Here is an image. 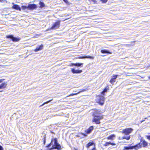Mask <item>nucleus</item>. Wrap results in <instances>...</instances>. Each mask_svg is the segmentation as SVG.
<instances>
[{
	"instance_id": "72a5a7b5",
	"label": "nucleus",
	"mask_w": 150,
	"mask_h": 150,
	"mask_svg": "<svg viewBox=\"0 0 150 150\" xmlns=\"http://www.w3.org/2000/svg\"><path fill=\"white\" fill-rule=\"evenodd\" d=\"M147 139L149 140H150V135L146 136Z\"/></svg>"
},
{
	"instance_id": "473e14b6",
	"label": "nucleus",
	"mask_w": 150,
	"mask_h": 150,
	"mask_svg": "<svg viewBox=\"0 0 150 150\" xmlns=\"http://www.w3.org/2000/svg\"><path fill=\"white\" fill-rule=\"evenodd\" d=\"M43 139L44 144H45V142H46L45 137H44V138H43Z\"/></svg>"
},
{
	"instance_id": "f03ea898",
	"label": "nucleus",
	"mask_w": 150,
	"mask_h": 150,
	"mask_svg": "<svg viewBox=\"0 0 150 150\" xmlns=\"http://www.w3.org/2000/svg\"><path fill=\"white\" fill-rule=\"evenodd\" d=\"M53 140L54 144L53 145L52 148L50 149L49 150H52V149H56L57 150H61V146L58 143L57 139L55 138L53 139Z\"/></svg>"
},
{
	"instance_id": "e433bc0d",
	"label": "nucleus",
	"mask_w": 150,
	"mask_h": 150,
	"mask_svg": "<svg viewBox=\"0 0 150 150\" xmlns=\"http://www.w3.org/2000/svg\"><path fill=\"white\" fill-rule=\"evenodd\" d=\"M4 79H0V83H1L4 80Z\"/></svg>"
},
{
	"instance_id": "20e7f679",
	"label": "nucleus",
	"mask_w": 150,
	"mask_h": 150,
	"mask_svg": "<svg viewBox=\"0 0 150 150\" xmlns=\"http://www.w3.org/2000/svg\"><path fill=\"white\" fill-rule=\"evenodd\" d=\"M98 102L101 105H103L104 102L105 98L103 96H98L97 98Z\"/></svg>"
},
{
	"instance_id": "f704fd0d",
	"label": "nucleus",
	"mask_w": 150,
	"mask_h": 150,
	"mask_svg": "<svg viewBox=\"0 0 150 150\" xmlns=\"http://www.w3.org/2000/svg\"><path fill=\"white\" fill-rule=\"evenodd\" d=\"M0 150H4L2 146L1 145H0Z\"/></svg>"
},
{
	"instance_id": "9b49d317",
	"label": "nucleus",
	"mask_w": 150,
	"mask_h": 150,
	"mask_svg": "<svg viewBox=\"0 0 150 150\" xmlns=\"http://www.w3.org/2000/svg\"><path fill=\"white\" fill-rule=\"evenodd\" d=\"M43 45L42 44L39 46L37 47L35 49L34 51L35 52H37L38 51L41 50L43 49Z\"/></svg>"
},
{
	"instance_id": "a19ab883",
	"label": "nucleus",
	"mask_w": 150,
	"mask_h": 150,
	"mask_svg": "<svg viewBox=\"0 0 150 150\" xmlns=\"http://www.w3.org/2000/svg\"><path fill=\"white\" fill-rule=\"evenodd\" d=\"M3 0H0V2H2Z\"/></svg>"
},
{
	"instance_id": "9d476101",
	"label": "nucleus",
	"mask_w": 150,
	"mask_h": 150,
	"mask_svg": "<svg viewBox=\"0 0 150 150\" xmlns=\"http://www.w3.org/2000/svg\"><path fill=\"white\" fill-rule=\"evenodd\" d=\"M71 71L73 74H79L82 72V71L80 70H75L74 69H71Z\"/></svg>"
},
{
	"instance_id": "dca6fc26",
	"label": "nucleus",
	"mask_w": 150,
	"mask_h": 150,
	"mask_svg": "<svg viewBox=\"0 0 150 150\" xmlns=\"http://www.w3.org/2000/svg\"><path fill=\"white\" fill-rule=\"evenodd\" d=\"M86 91V89H82L81 91L79 92L78 93H72V94H70L69 95V96H67L66 97H69V96H74V95H77L79 93H81V92L84 91Z\"/></svg>"
},
{
	"instance_id": "393cba45",
	"label": "nucleus",
	"mask_w": 150,
	"mask_h": 150,
	"mask_svg": "<svg viewBox=\"0 0 150 150\" xmlns=\"http://www.w3.org/2000/svg\"><path fill=\"white\" fill-rule=\"evenodd\" d=\"M21 8L23 10L26 9H28V8L27 7V6H21Z\"/></svg>"
},
{
	"instance_id": "cd10ccee",
	"label": "nucleus",
	"mask_w": 150,
	"mask_h": 150,
	"mask_svg": "<svg viewBox=\"0 0 150 150\" xmlns=\"http://www.w3.org/2000/svg\"><path fill=\"white\" fill-rule=\"evenodd\" d=\"M108 0H100V1L102 2L103 3H106Z\"/></svg>"
},
{
	"instance_id": "1a4fd4ad",
	"label": "nucleus",
	"mask_w": 150,
	"mask_h": 150,
	"mask_svg": "<svg viewBox=\"0 0 150 150\" xmlns=\"http://www.w3.org/2000/svg\"><path fill=\"white\" fill-rule=\"evenodd\" d=\"M12 4H13V6L12 7V8L13 9L21 11V8L19 5L16 4H14L13 3H12Z\"/></svg>"
},
{
	"instance_id": "7c9ffc66",
	"label": "nucleus",
	"mask_w": 150,
	"mask_h": 150,
	"mask_svg": "<svg viewBox=\"0 0 150 150\" xmlns=\"http://www.w3.org/2000/svg\"><path fill=\"white\" fill-rule=\"evenodd\" d=\"M108 143H109L108 142H106L105 144H104V146H107L109 145Z\"/></svg>"
},
{
	"instance_id": "79ce46f5",
	"label": "nucleus",
	"mask_w": 150,
	"mask_h": 150,
	"mask_svg": "<svg viewBox=\"0 0 150 150\" xmlns=\"http://www.w3.org/2000/svg\"><path fill=\"white\" fill-rule=\"evenodd\" d=\"M136 42V41H133V42Z\"/></svg>"
},
{
	"instance_id": "a878e982",
	"label": "nucleus",
	"mask_w": 150,
	"mask_h": 150,
	"mask_svg": "<svg viewBox=\"0 0 150 150\" xmlns=\"http://www.w3.org/2000/svg\"><path fill=\"white\" fill-rule=\"evenodd\" d=\"M82 64H81V65H80V64L79 63H78V64H71V65H69V66H81V65H82Z\"/></svg>"
},
{
	"instance_id": "c756f323",
	"label": "nucleus",
	"mask_w": 150,
	"mask_h": 150,
	"mask_svg": "<svg viewBox=\"0 0 150 150\" xmlns=\"http://www.w3.org/2000/svg\"><path fill=\"white\" fill-rule=\"evenodd\" d=\"M88 1H91L94 3H97V1H96V0H88Z\"/></svg>"
},
{
	"instance_id": "ddd939ff",
	"label": "nucleus",
	"mask_w": 150,
	"mask_h": 150,
	"mask_svg": "<svg viewBox=\"0 0 150 150\" xmlns=\"http://www.w3.org/2000/svg\"><path fill=\"white\" fill-rule=\"evenodd\" d=\"M117 75H115L113 76H112V77L110 81V83L112 84L114 83L115 81V80L117 78Z\"/></svg>"
},
{
	"instance_id": "37998d69",
	"label": "nucleus",
	"mask_w": 150,
	"mask_h": 150,
	"mask_svg": "<svg viewBox=\"0 0 150 150\" xmlns=\"http://www.w3.org/2000/svg\"><path fill=\"white\" fill-rule=\"evenodd\" d=\"M0 66H1V65H0Z\"/></svg>"
},
{
	"instance_id": "bb28decb",
	"label": "nucleus",
	"mask_w": 150,
	"mask_h": 150,
	"mask_svg": "<svg viewBox=\"0 0 150 150\" xmlns=\"http://www.w3.org/2000/svg\"><path fill=\"white\" fill-rule=\"evenodd\" d=\"M54 141L53 140H53H52V141H51V142L47 146V147H50L51 145H52V141Z\"/></svg>"
},
{
	"instance_id": "ea45409f",
	"label": "nucleus",
	"mask_w": 150,
	"mask_h": 150,
	"mask_svg": "<svg viewBox=\"0 0 150 150\" xmlns=\"http://www.w3.org/2000/svg\"><path fill=\"white\" fill-rule=\"evenodd\" d=\"M148 78L150 79V76H148Z\"/></svg>"
},
{
	"instance_id": "7ed1b4c3",
	"label": "nucleus",
	"mask_w": 150,
	"mask_h": 150,
	"mask_svg": "<svg viewBox=\"0 0 150 150\" xmlns=\"http://www.w3.org/2000/svg\"><path fill=\"white\" fill-rule=\"evenodd\" d=\"M93 118L92 120L93 122H95L97 124H99L100 123V120L103 119V116L101 115H98L93 116Z\"/></svg>"
},
{
	"instance_id": "f3484780",
	"label": "nucleus",
	"mask_w": 150,
	"mask_h": 150,
	"mask_svg": "<svg viewBox=\"0 0 150 150\" xmlns=\"http://www.w3.org/2000/svg\"><path fill=\"white\" fill-rule=\"evenodd\" d=\"M100 111L98 110H96L95 111L93 114V116H96V115H100Z\"/></svg>"
},
{
	"instance_id": "4468645a",
	"label": "nucleus",
	"mask_w": 150,
	"mask_h": 150,
	"mask_svg": "<svg viewBox=\"0 0 150 150\" xmlns=\"http://www.w3.org/2000/svg\"><path fill=\"white\" fill-rule=\"evenodd\" d=\"M7 85V83H1L0 85V89L4 88L6 87ZM2 91H0V92H2Z\"/></svg>"
},
{
	"instance_id": "aec40b11",
	"label": "nucleus",
	"mask_w": 150,
	"mask_h": 150,
	"mask_svg": "<svg viewBox=\"0 0 150 150\" xmlns=\"http://www.w3.org/2000/svg\"><path fill=\"white\" fill-rule=\"evenodd\" d=\"M115 137V135L114 134H112L107 137V139H113V138Z\"/></svg>"
},
{
	"instance_id": "f257e3e1",
	"label": "nucleus",
	"mask_w": 150,
	"mask_h": 150,
	"mask_svg": "<svg viewBox=\"0 0 150 150\" xmlns=\"http://www.w3.org/2000/svg\"><path fill=\"white\" fill-rule=\"evenodd\" d=\"M141 143L134 146H125L124 148L125 150L132 149H138L142 147V145H143V147H146L147 146L148 143L144 140H141Z\"/></svg>"
},
{
	"instance_id": "423d86ee",
	"label": "nucleus",
	"mask_w": 150,
	"mask_h": 150,
	"mask_svg": "<svg viewBox=\"0 0 150 150\" xmlns=\"http://www.w3.org/2000/svg\"><path fill=\"white\" fill-rule=\"evenodd\" d=\"M60 21H58L55 22L51 27V29H56L58 28L60 26Z\"/></svg>"
},
{
	"instance_id": "58836bf2",
	"label": "nucleus",
	"mask_w": 150,
	"mask_h": 150,
	"mask_svg": "<svg viewBox=\"0 0 150 150\" xmlns=\"http://www.w3.org/2000/svg\"><path fill=\"white\" fill-rule=\"evenodd\" d=\"M91 150H96L95 148H93Z\"/></svg>"
},
{
	"instance_id": "c85d7f7f",
	"label": "nucleus",
	"mask_w": 150,
	"mask_h": 150,
	"mask_svg": "<svg viewBox=\"0 0 150 150\" xmlns=\"http://www.w3.org/2000/svg\"><path fill=\"white\" fill-rule=\"evenodd\" d=\"M108 143H108L109 144H110L111 145H113V146L115 145V144L111 143L110 142H108Z\"/></svg>"
},
{
	"instance_id": "4be33fe9",
	"label": "nucleus",
	"mask_w": 150,
	"mask_h": 150,
	"mask_svg": "<svg viewBox=\"0 0 150 150\" xmlns=\"http://www.w3.org/2000/svg\"><path fill=\"white\" fill-rule=\"evenodd\" d=\"M94 143L93 142H90L86 145V147L88 148L89 147L93 144Z\"/></svg>"
},
{
	"instance_id": "0eeeda50",
	"label": "nucleus",
	"mask_w": 150,
	"mask_h": 150,
	"mask_svg": "<svg viewBox=\"0 0 150 150\" xmlns=\"http://www.w3.org/2000/svg\"><path fill=\"white\" fill-rule=\"evenodd\" d=\"M7 38L11 39L13 42H18L20 40L19 38L14 37L13 35H10L6 36Z\"/></svg>"
},
{
	"instance_id": "f8f14e48",
	"label": "nucleus",
	"mask_w": 150,
	"mask_h": 150,
	"mask_svg": "<svg viewBox=\"0 0 150 150\" xmlns=\"http://www.w3.org/2000/svg\"><path fill=\"white\" fill-rule=\"evenodd\" d=\"M93 129V127L91 126L88 129L85 130V132L86 133L89 134L90 133Z\"/></svg>"
},
{
	"instance_id": "c9c22d12",
	"label": "nucleus",
	"mask_w": 150,
	"mask_h": 150,
	"mask_svg": "<svg viewBox=\"0 0 150 150\" xmlns=\"http://www.w3.org/2000/svg\"><path fill=\"white\" fill-rule=\"evenodd\" d=\"M65 3H68V1L67 0H63Z\"/></svg>"
},
{
	"instance_id": "4c0bfd02",
	"label": "nucleus",
	"mask_w": 150,
	"mask_h": 150,
	"mask_svg": "<svg viewBox=\"0 0 150 150\" xmlns=\"http://www.w3.org/2000/svg\"><path fill=\"white\" fill-rule=\"evenodd\" d=\"M77 137H80V135L79 134L77 135Z\"/></svg>"
},
{
	"instance_id": "a211bd4d",
	"label": "nucleus",
	"mask_w": 150,
	"mask_h": 150,
	"mask_svg": "<svg viewBox=\"0 0 150 150\" xmlns=\"http://www.w3.org/2000/svg\"><path fill=\"white\" fill-rule=\"evenodd\" d=\"M109 87L108 86H106L103 90V91L101 92V94L103 96L104 95V93L107 92L108 90H109Z\"/></svg>"
},
{
	"instance_id": "6ab92c4d",
	"label": "nucleus",
	"mask_w": 150,
	"mask_h": 150,
	"mask_svg": "<svg viewBox=\"0 0 150 150\" xmlns=\"http://www.w3.org/2000/svg\"><path fill=\"white\" fill-rule=\"evenodd\" d=\"M101 52L102 53H108L110 54L111 53L108 50H101Z\"/></svg>"
},
{
	"instance_id": "b1692460",
	"label": "nucleus",
	"mask_w": 150,
	"mask_h": 150,
	"mask_svg": "<svg viewBox=\"0 0 150 150\" xmlns=\"http://www.w3.org/2000/svg\"><path fill=\"white\" fill-rule=\"evenodd\" d=\"M52 99L51 100H49L48 101H47V102H45L43 104H42V105H40V107H41L43 106L45 104H46L48 103H49V102H50L52 101Z\"/></svg>"
},
{
	"instance_id": "2eb2a0df",
	"label": "nucleus",
	"mask_w": 150,
	"mask_h": 150,
	"mask_svg": "<svg viewBox=\"0 0 150 150\" xmlns=\"http://www.w3.org/2000/svg\"><path fill=\"white\" fill-rule=\"evenodd\" d=\"M79 58L80 59H85V58H88V59H94V57L89 56H81L79 57Z\"/></svg>"
},
{
	"instance_id": "2f4dec72",
	"label": "nucleus",
	"mask_w": 150,
	"mask_h": 150,
	"mask_svg": "<svg viewBox=\"0 0 150 150\" xmlns=\"http://www.w3.org/2000/svg\"><path fill=\"white\" fill-rule=\"evenodd\" d=\"M80 134L83 135L84 137H86L87 136V135L86 134H84L83 133H80Z\"/></svg>"
},
{
	"instance_id": "6e6552de",
	"label": "nucleus",
	"mask_w": 150,
	"mask_h": 150,
	"mask_svg": "<svg viewBox=\"0 0 150 150\" xmlns=\"http://www.w3.org/2000/svg\"><path fill=\"white\" fill-rule=\"evenodd\" d=\"M28 9L30 10H33L37 8V5L34 4H29L27 6Z\"/></svg>"
},
{
	"instance_id": "5701e85b",
	"label": "nucleus",
	"mask_w": 150,
	"mask_h": 150,
	"mask_svg": "<svg viewBox=\"0 0 150 150\" xmlns=\"http://www.w3.org/2000/svg\"><path fill=\"white\" fill-rule=\"evenodd\" d=\"M122 138L123 139H126L127 140H129L130 139V136H123L122 137Z\"/></svg>"
},
{
	"instance_id": "412c9836",
	"label": "nucleus",
	"mask_w": 150,
	"mask_h": 150,
	"mask_svg": "<svg viewBox=\"0 0 150 150\" xmlns=\"http://www.w3.org/2000/svg\"><path fill=\"white\" fill-rule=\"evenodd\" d=\"M39 4L40 6V7L41 8L44 7L45 5L43 2L41 1H40Z\"/></svg>"
},
{
	"instance_id": "39448f33",
	"label": "nucleus",
	"mask_w": 150,
	"mask_h": 150,
	"mask_svg": "<svg viewBox=\"0 0 150 150\" xmlns=\"http://www.w3.org/2000/svg\"><path fill=\"white\" fill-rule=\"evenodd\" d=\"M133 131V129L131 128H127L123 130L122 132L123 134L128 135Z\"/></svg>"
}]
</instances>
